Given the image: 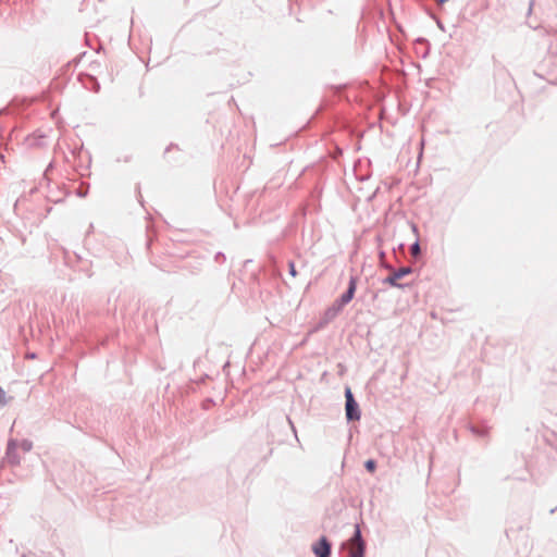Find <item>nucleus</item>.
Here are the masks:
<instances>
[{
	"label": "nucleus",
	"instance_id": "nucleus-7",
	"mask_svg": "<svg viewBox=\"0 0 557 557\" xmlns=\"http://www.w3.org/2000/svg\"><path fill=\"white\" fill-rule=\"evenodd\" d=\"M79 79L82 81L85 88L94 92H98L100 90V84L95 76L90 74H84L79 75Z\"/></svg>",
	"mask_w": 557,
	"mask_h": 557
},
{
	"label": "nucleus",
	"instance_id": "nucleus-1",
	"mask_svg": "<svg viewBox=\"0 0 557 557\" xmlns=\"http://www.w3.org/2000/svg\"><path fill=\"white\" fill-rule=\"evenodd\" d=\"M385 268L389 271V274L382 280L383 284L400 289H405L406 287L410 286L407 283H399V280L411 274L413 272L412 267L406 265L399 269H394L392 265L387 264Z\"/></svg>",
	"mask_w": 557,
	"mask_h": 557
},
{
	"label": "nucleus",
	"instance_id": "nucleus-11",
	"mask_svg": "<svg viewBox=\"0 0 557 557\" xmlns=\"http://www.w3.org/2000/svg\"><path fill=\"white\" fill-rule=\"evenodd\" d=\"M202 268V263L198 260H195L194 262L187 261L184 264V269H186L191 275H197Z\"/></svg>",
	"mask_w": 557,
	"mask_h": 557
},
{
	"label": "nucleus",
	"instance_id": "nucleus-20",
	"mask_svg": "<svg viewBox=\"0 0 557 557\" xmlns=\"http://www.w3.org/2000/svg\"><path fill=\"white\" fill-rule=\"evenodd\" d=\"M327 325L329 324L326 322H324V320L321 317L320 320L317 322V324L312 327V332L321 331V330L325 329Z\"/></svg>",
	"mask_w": 557,
	"mask_h": 557
},
{
	"label": "nucleus",
	"instance_id": "nucleus-4",
	"mask_svg": "<svg viewBox=\"0 0 557 557\" xmlns=\"http://www.w3.org/2000/svg\"><path fill=\"white\" fill-rule=\"evenodd\" d=\"M17 447H18L17 440L10 438L8 441L4 459L12 467H16L21 463V457L17 453Z\"/></svg>",
	"mask_w": 557,
	"mask_h": 557
},
{
	"label": "nucleus",
	"instance_id": "nucleus-28",
	"mask_svg": "<svg viewBox=\"0 0 557 557\" xmlns=\"http://www.w3.org/2000/svg\"><path fill=\"white\" fill-rule=\"evenodd\" d=\"M172 148H177V146L175 144H170L166 148H165V153L169 152Z\"/></svg>",
	"mask_w": 557,
	"mask_h": 557
},
{
	"label": "nucleus",
	"instance_id": "nucleus-15",
	"mask_svg": "<svg viewBox=\"0 0 557 557\" xmlns=\"http://www.w3.org/2000/svg\"><path fill=\"white\" fill-rule=\"evenodd\" d=\"M346 305L347 304L345 301H341V297H338L329 308L338 315Z\"/></svg>",
	"mask_w": 557,
	"mask_h": 557
},
{
	"label": "nucleus",
	"instance_id": "nucleus-19",
	"mask_svg": "<svg viewBox=\"0 0 557 557\" xmlns=\"http://www.w3.org/2000/svg\"><path fill=\"white\" fill-rule=\"evenodd\" d=\"M88 190H89V185H88V184H86V185H85V184H82V185L77 188V190H76V195H77L78 197H81V198L86 197V196H87V194H88Z\"/></svg>",
	"mask_w": 557,
	"mask_h": 557
},
{
	"label": "nucleus",
	"instance_id": "nucleus-10",
	"mask_svg": "<svg viewBox=\"0 0 557 557\" xmlns=\"http://www.w3.org/2000/svg\"><path fill=\"white\" fill-rule=\"evenodd\" d=\"M469 430L475 436L485 437L488 434L490 428L485 423L470 424Z\"/></svg>",
	"mask_w": 557,
	"mask_h": 557
},
{
	"label": "nucleus",
	"instance_id": "nucleus-33",
	"mask_svg": "<svg viewBox=\"0 0 557 557\" xmlns=\"http://www.w3.org/2000/svg\"><path fill=\"white\" fill-rule=\"evenodd\" d=\"M404 247H405V245H404V244H399V245H398V248H399V249H403Z\"/></svg>",
	"mask_w": 557,
	"mask_h": 557
},
{
	"label": "nucleus",
	"instance_id": "nucleus-23",
	"mask_svg": "<svg viewBox=\"0 0 557 557\" xmlns=\"http://www.w3.org/2000/svg\"><path fill=\"white\" fill-rule=\"evenodd\" d=\"M215 403L212 398H206L203 401H202V408L205 410H209L212 406H214Z\"/></svg>",
	"mask_w": 557,
	"mask_h": 557
},
{
	"label": "nucleus",
	"instance_id": "nucleus-35",
	"mask_svg": "<svg viewBox=\"0 0 557 557\" xmlns=\"http://www.w3.org/2000/svg\"><path fill=\"white\" fill-rule=\"evenodd\" d=\"M440 3H445L447 0H438Z\"/></svg>",
	"mask_w": 557,
	"mask_h": 557
},
{
	"label": "nucleus",
	"instance_id": "nucleus-12",
	"mask_svg": "<svg viewBox=\"0 0 557 557\" xmlns=\"http://www.w3.org/2000/svg\"><path fill=\"white\" fill-rule=\"evenodd\" d=\"M416 45L424 47V51L420 52L421 58L425 59L430 53V41L426 38L419 37L416 39Z\"/></svg>",
	"mask_w": 557,
	"mask_h": 557
},
{
	"label": "nucleus",
	"instance_id": "nucleus-2",
	"mask_svg": "<svg viewBox=\"0 0 557 557\" xmlns=\"http://www.w3.org/2000/svg\"><path fill=\"white\" fill-rule=\"evenodd\" d=\"M345 417L348 423L357 422L361 419V409L349 386L345 387Z\"/></svg>",
	"mask_w": 557,
	"mask_h": 557
},
{
	"label": "nucleus",
	"instance_id": "nucleus-3",
	"mask_svg": "<svg viewBox=\"0 0 557 557\" xmlns=\"http://www.w3.org/2000/svg\"><path fill=\"white\" fill-rule=\"evenodd\" d=\"M333 544L326 535H321L311 546L315 557H332Z\"/></svg>",
	"mask_w": 557,
	"mask_h": 557
},
{
	"label": "nucleus",
	"instance_id": "nucleus-24",
	"mask_svg": "<svg viewBox=\"0 0 557 557\" xmlns=\"http://www.w3.org/2000/svg\"><path fill=\"white\" fill-rule=\"evenodd\" d=\"M52 168H53V164H52V163H50V164L47 166V169L45 170V173H44V178H42V180L47 182V185H48V186H50V178L48 177V173H49V171H50Z\"/></svg>",
	"mask_w": 557,
	"mask_h": 557
},
{
	"label": "nucleus",
	"instance_id": "nucleus-14",
	"mask_svg": "<svg viewBox=\"0 0 557 557\" xmlns=\"http://www.w3.org/2000/svg\"><path fill=\"white\" fill-rule=\"evenodd\" d=\"M346 305L347 304L345 301H341V297H338L329 308L338 315Z\"/></svg>",
	"mask_w": 557,
	"mask_h": 557
},
{
	"label": "nucleus",
	"instance_id": "nucleus-6",
	"mask_svg": "<svg viewBox=\"0 0 557 557\" xmlns=\"http://www.w3.org/2000/svg\"><path fill=\"white\" fill-rule=\"evenodd\" d=\"M357 283L358 277L356 275H351L349 277L346 290L339 296L341 301H345L348 305L354 299L357 290Z\"/></svg>",
	"mask_w": 557,
	"mask_h": 557
},
{
	"label": "nucleus",
	"instance_id": "nucleus-30",
	"mask_svg": "<svg viewBox=\"0 0 557 557\" xmlns=\"http://www.w3.org/2000/svg\"><path fill=\"white\" fill-rule=\"evenodd\" d=\"M27 358L34 359V358H36V354L35 352H28L27 354Z\"/></svg>",
	"mask_w": 557,
	"mask_h": 557
},
{
	"label": "nucleus",
	"instance_id": "nucleus-31",
	"mask_svg": "<svg viewBox=\"0 0 557 557\" xmlns=\"http://www.w3.org/2000/svg\"><path fill=\"white\" fill-rule=\"evenodd\" d=\"M436 24L441 29H444V25L440 20H437Z\"/></svg>",
	"mask_w": 557,
	"mask_h": 557
},
{
	"label": "nucleus",
	"instance_id": "nucleus-16",
	"mask_svg": "<svg viewBox=\"0 0 557 557\" xmlns=\"http://www.w3.org/2000/svg\"><path fill=\"white\" fill-rule=\"evenodd\" d=\"M336 317H337V314H335V312L332 309H330L329 307L324 310V312L322 314V319L327 324L331 323Z\"/></svg>",
	"mask_w": 557,
	"mask_h": 557
},
{
	"label": "nucleus",
	"instance_id": "nucleus-5",
	"mask_svg": "<svg viewBox=\"0 0 557 557\" xmlns=\"http://www.w3.org/2000/svg\"><path fill=\"white\" fill-rule=\"evenodd\" d=\"M351 544L357 545V549L355 552L367 553V542L362 536L361 525L360 523H356L354 528V533L349 539Z\"/></svg>",
	"mask_w": 557,
	"mask_h": 557
},
{
	"label": "nucleus",
	"instance_id": "nucleus-25",
	"mask_svg": "<svg viewBox=\"0 0 557 557\" xmlns=\"http://www.w3.org/2000/svg\"><path fill=\"white\" fill-rule=\"evenodd\" d=\"M7 404H8V401H7V398H5V392L0 386V406H5Z\"/></svg>",
	"mask_w": 557,
	"mask_h": 557
},
{
	"label": "nucleus",
	"instance_id": "nucleus-8",
	"mask_svg": "<svg viewBox=\"0 0 557 557\" xmlns=\"http://www.w3.org/2000/svg\"><path fill=\"white\" fill-rule=\"evenodd\" d=\"M411 230L416 235V240L410 245V253L413 258H418L421 255V246L419 239V228L414 223H411Z\"/></svg>",
	"mask_w": 557,
	"mask_h": 557
},
{
	"label": "nucleus",
	"instance_id": "nucleus-32",
	"mask_svg": "<svg viewBox=\"0 0 557 557\" xmlns=\"http://www.w3.org/2000/svg\"><path fill=\"white\" fill-rule=\"evenodd\" d=\"M557 510V507L549 510V513L553 515Z\"/></svg>",
	"mask_w": 557,
	"mask_h": 557
},
{
	"label": "nucleus",
	"instance_id": "nucleus-29",
	"mask_svg": "<svg viewBox=\"0 0 557 557\" xmlns=\"http://www.w3.org/2000/svg\"><path fill=\"white\" fill-rule=\"evenodd\" d=\"M136 189H137V193H138L139 202H140V203H143V196H141V194H140V186H139V185H137V188H136Z\"/></svg>",
	"mask_w": 557,
	"mask_h": 557
},
{
	"label": "nucleus",
	"instance_id": "nucleus-34",
	"mask_svg": "<svg viewBox=\"0 0 557 557\" xmlns=\"http://www.w3.org/2000/svg\"><path fill=\"white\" fill-rule=\"evenodd\" d=\"M385 256V252L384 251H381L380 252V257L383 258Z\"/></svg>",
	"mask_w": 557,
	"mask_h": 557
},
{
	"label": "nucleus",
	"instance_id": "nucleus-21",
	"mask_svg": "<svg viewBox=\"0 0 557 557\" xmlns=\"http://www.w3.org/2000/svg\"><path fill=\"white\" fill-rule=\"evenodd\" d=\"M225 260H226V257H225V255H224L222 251H218V252L214 255V261H215L216 263L222 264V263H224V262H225Z\"/></svg>",
	"mask_w": 557,
	"mask_h": 557
},
{
	"label": "nucleus",
	"instance_id": "nucleus-27",
	"mask_svg": "<svg viewBox=\"0 0 557 557\" xmlns=\"http://www.w3.org/2000/svg\"><path fill=\"white\" fill-rule=\"evenodd\" d=\"M533 5H534V0H530V2H529V9H528V14H531V13H532Z\"/></svg>",
	"mask_w": 557,
	"mask_h": 557
},
{
	"label": "nucleus",
	"instance_id": "nucleus-9",
	"mask_svg": "<svg viewBox=\"0 0 557 557\" xmlns=\"http://www.w3.org/2000/svg\"><path fill=\"white\" fill-rule=\"evenodd\" d=\"M69 194V191L62 193L60 187H57L55 189L50 188L47 195V198L49 201L59 203L63 201L64 197Z\"/></svg>",
	"mask_w": 557,
	"mask_h": 557
},
{
	"label": "nucleus",
	"instance_id": "nucleus-26",
	"mask_svg": "<svg viewBox=\"0 0 557 557\" xmlns=\"http://www.w3.org/2000/svg\"><path fill=\"white\" fill-rule=\"evenodd\" d=\"M348 557H366V553L361 552H351Z\"/></svg>",
	"mask_w": 557,
	"mask_h": 557
},
{
	"label": "nucleus",
	"instance_id": "nucleus-17",
	"mask_svg": "<svg viewBox=\"0 0 557 557\" xmlns=\"http://www.w3.org/2000/svg\"><path fill=\"white\" fill-rule=\"evenodd\" d=\"M363 467L368 472L373 473L376 470L377 462L374 459H368L364 461Z\"/></svg>",
	"mask_w": 557,
	"mask_h": 557
},
{
	"label": "nucleus",
	"instance_id": "nucleus-22",
	"mask_svg": "<svg viewBox=\"0 0 557 557\" xmlns=\"http://www.w3.org/2000/svg\"><path fill=\"white\" fill-rule=\"evenodd\" d=\"M288 273L293 277H296V275H297L296 265H295V262L293 260L288 261Z\"/></svg>",
	"mask_w": 557,
	"mask_h": 557
},
{
	"label": "nucleus",
	"instance_id": "nucleus-18",
	"mask_svg": "<svg viewBox=\"0 0 557 557\" xmlns=\"http://www.w3.org/2000/svg\"><path fill=\"white\" fill-rule=\"evenodd\" d=\"M20 447L24 453H28L33 448V442L30 440L24 438L21 441Z\"/></svg>",
	"mask_w": 557,
	"mask_h": 557
},
{
	"label": "nucleus",
	"instance_id": "nucleus-13",
	"mask_svg": "<svg viewBox=\"0 0 557 557\" xmlns=\"http://www.w3.org/2000/svg\"><path fill=\"white\" fill-rule=\"evenodd\" d=\"M346 305L347 304L345 301H341V297H338L329 308L338 315Z\"/></svg>",
	"mask_w": 557,
	"mask_h": 557
}]
</instances>
